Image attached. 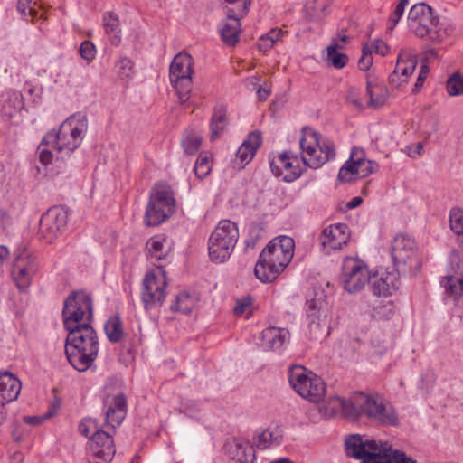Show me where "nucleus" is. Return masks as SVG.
<instances>
[{"label": "nucleus", "instance_id": "obj_37", "mask_svg": "<svg viewBox=\"0 0 463 463\" xmlns=\"http://www.w3.org/2000/svg\"><path fill=\"white\" fill-rule=\"evenodd\" d=\"M104 331L109 342L118 343L123 337V325L119 317H110L105 323Z\"/></svg>", "mask_w": 463, "mask_h": 463}, {"label": "nucleus", "instance_id": "obj_60", "mask_svg": "<svg viewBox=\"0 0 463 463\" xmlns=\"http://www.w3.org/2000/svg\"><path fill=\"white\" fill-rule=\"evenodd\" d=\"M284 35V32L281 29H272L264 36L265 41H269L270 44H274Z\"/></svg>", "mask_w": 463, "mask_h": 463}, {"label": "nucleus", "instance_id": "obj_62", "mask_svg": "<svg viewBox=\"0 0 463 463\" xmlns=\"http://www.w3.org/2000/svg\"><path fill=\"white\" fill-rule=\"evenodd\" d=\"M270 93H271V90L266 83L263 85H260L257 90L258 99L260 101H265L268 99Z\"/></svg>", "mask_w": 463, "mask_h": 463}, {"label": "nucleus", "instance_id": "obj_57", "mask_svg": "<svg viewBox=\"0 0 463 463\" xmlns=\"http://www.w3.org/2000/svg\"><path fill=\"white\" fill-rule=\"evenodd\" d=\"M404 13V9L402 8V6H395L393 12L392 13L390 19H389V24H388V30L392 31L396 26V24L399 23L401 17L402 16Z\"/></svg>", "mask_w": 463, "mask_h": 463}, {"label": "nucleus", "instance_id": "obj_48", "mask_svg": "<svg viewBox=\"0 0 463 463\" xmlns=\"http://www.w3.org/2000/svg\"><path fill=\"white\" fill-rule=\"evenodd\" d=\"M146 247L151 258L156 260H162L165 258V254L163 252L164 240L152 238L147 241Z\"/></svg>", "mask_w": 463, "mask_h": 463}, {"label": "nucleus", "instance_id": "obj_14", "mask_svg": "<svg viewBox=\"0 0 463 463\" xmlns=\"http://www.w3.org/2000/svg\"><path fill=\"white\" fill-rule=\"evenodd\" d=\"M357 402L363 413L371 420L383 426H397L399 417L395 410L385 406L373 396L360 392L357 394Z\"/></svg>", "mask_w": 463, "mask_h": 463}, {"label": "nucleus", "instance_id": "obj_32", "mask_svg": "<svg viewBox=\"0 0 463 463\" xmlns=\"http://www.w3.org/2000/svg\"><path fill=\"white\" fill-rule=\"evenodd\" d=\"M197 301L198 299L195 296L190 295L187 292H181L175 296V300L170 306V310L173 312L189 314L197 304Z\"/></svg>", "mask_w": 463, "mask_h": 463}, {"label": "nucleus", "instance_id": "obj_8", "mask_svg": "<svg viewBox=\"0 0 463 463\" xmlns=\"http://www.w3.org/2000/svg\"><path fill=\"white\" fill-rule=\"evenodd\" d=\"M193 57L187 52H180L176 54L170 64V82L175 89L179 100L183 104L190 99L193 84Z\"/></svg>", "mask_w": 463, "mask_h": 463}, {"label": "nucleus", "instance_id": "obj_15", "mask_svg": "<svg viewBox=\"0 0 463 463\" xmlns=\"http://www.w3.org/2000/svg\"><path fill=\"white\" fill-rule=\"evenodd\" d=\"M370 275L367 265L355 258H345L343 263L342 283L349 293L362 290L369 283Z\"/></svg>", "mask_w": 463, "mask_h": 463}, {"label": "nucleus", "instance_id": "obj_29", "mask_svg": "<svg viewBox=\"0 0 463 463\" xmlns=\"http://www.w3.org/2000/svg\"><path fill=\"white\" fill-rule=\"evenodd\" d=\"M228 125L227 109L223 105L214 107L210 123L211 139L218 138Z\"/></svg>", "mask_w": 463, "mask_h": 463}, {"label": "nucleus", "instance_id": "obj_4", "mask_svg": "<svg viewBox=\"0 0 463 463\" xmlns=\"http://www.w3.org/2000/svg\"><path fill=\"white\" fill-rule=\"evenodd\" d=\"M86 128L85 121H80L74 116L70 117L61 125L58 131L53 129L48 132L43 137L41 146H51L58 152L71 153L80 145Z\"/></svg>", "mask_w": 463, "mask_h": 463}, {"label": "nucleus", "instance_id": "obj_54", "mask_svg": "<svg viewBox=\"0 0 463 463\" xmlns=\"http://www.w3.org/2000/svg\"><path fill=\"white\" fill-rule=\"evenodd\" d=\"M79 52L84 60L91 61L96 55L95 45L90 41H84L80 46Z\"/></svg>", "mask_w": 463, "mask_h": 463}, {"label": "nucleus", "instance_id": "obj_49", "mask_svg": "<svg viewBox=\"0 0 463 463\" xmlns=\"http://www.w3.org/2000/svg\"><path fill=\"white\" fill-rule=\"evenodd\" d=\"M394 314V306L392 302H380L373 307V317L377 319H389Z\"/></svg>", "mask_w": 463, "mask_h": 463}, {"label": "nucleus", "instance_id": "obj_6", "mask_svg": "<svg viewBox=\"0 0 463 463\" xmlns=\"http://www.w3.org/2000/svg\"><path fill=\"white\" fill-rule=\"evenodd\" d=\"M288 378L294 391L311 402H319L326 395L324 380L301 365L289 367Z\"/></svg>", "mask_w": 463, "mask_h": 463}, {"label": "nucleus", "instance_id": "obj_25", "mask_svg": "<svg viewBox=\"0 0 463 463\" xmlns=\"http://www.w3.org/2000/svg\"><path fill=\"white\" fill-rule=\"evenodd\" d=\"M284 269L282 265L270 263L262 255H260L254 273L260 281L269 283L274 281Z\"/></svg>", "mask_w": 463, "mask_h": 463}, {"label": "nucleus", "instance_id": "obj_64", "mask_svg": "<svg viewBox=\"0 0 463 463\" xmlns=\"http://www.w3.org/2000/svg\"><path fill=\"white\" fill-rule=\"evenodd\" d=\"M39 160L43 165H49L52 163V154L48 149H43L40 151L39 155Z\"/></svg>", "mask_w": 463, "mask_h": 463}, {"label": "nucleus", "instance_id": "obj_24", "mask_svg": "<svg viewBox=\"0 0 463 463\" xmlns=\"http://www.w3.org/2000/svg\"><path fill=\"white\" fill-rule=\"evenodd\" d=\"M262 138L260 131H253L249 134L236 154L237 158L241 161L242 166L246 165L252 160L258 148L260 146Z\"/></svg>", "mask_w": 463, "mask_h": 463}, {"label": "nucleus", "instance_id": "obj_59", "mask_svg": "<svg viewBox=\"0 0 463 463\" xmlns=\"http://www.w3.org/2000/svg\"><path fill=\"white\" fill-rule=\"evenodd\" d=\"M394 463H415V460L406 456V454L399 449H394L392 456Z\"/></svg>", "mask_w": 463, "mask_h": 463}, {"label": "nucleus", "instance_id": "obj_2", "mask_svg": "<svg viewBox=\"0 0 463 463\" xmlns=\"http://www.w3.org/2000/svg\"><path fill=\"white\" fill-rule=\"evenodd\" d=\"M65 354L71 366L85 372L97 359L99 345L95 329L88 323L67 328Z\"/></svg>", "mask_w": 463, "mask_h": 463}, {"label": "nucleus", "instance_id": "obj_58", "mask_svg": "<svg viewBox=\"0 0 463 463\" xmlns=\"http://www.w3.org/2000/svg\"><path fill=\"white\" fill-rule=\"evenodd\" d=\"M251 304V298L246 297L244 298L239 299L236 303V306L233 308V312L236 315H242L246 308Z\"/></svg>", "mask_w": 463, "mask_h": 463}, {"label": "nucleus", "instance_id": "obj_52", "mask_svg": "<svg viewBox=\"0 0 463 463\" xmlns=\"http://www.w3.org/2000/svg\"><path fill=\"white\" fill-rule=\"evenodd\" d=\"M58 406L52 405L46 413L42 416H25L24 421L31 425H39L43 421L52 418L57 412Z\"/></svg>", "mask_w": 463, "mask_h": 463}, {"label": "nucleus", "instance_id": "obj_27", "mask_svg": "<svg viewBox=\"0 0 463 463\" xmlns=\"http://www.w3.org/2000/svg\"><path fill=\"white\" fill-rule=\"evenodd\" d=\"M149 200L153 201V203L164 204L165 212H169V209L174 212L175 210L174 192L171 187L166 184H156L151 192Z\"/></svg>", "mask_w": 463, "mask_h": 463}, {"label": "nucleus", "instance_id": "obj_35", "mask_svg": "<svg viewBox=\"0 0 463 463\" xmlns=\"http://www.w3.org/2000/svg\"><path fill=\"white\" fill-rule=\"evenodd\" d=\"M103 24L110 42L114 45H118L121 41L120 28L118 16L113 13H108L103 17Z\"/></svg>", "mask_w": 463, "mask_h": 463}, {"label": "nucleus", "instance_id": "obj_20", "mask_svg": "<svg viewBox=\"0 0 463 463\" xmlns=\"http://www.w3.org/2000/svg\"><path fill=\"white\" fill-rule=\"evenodd\" d=\"M105 425L112 430L118 427L124 420L127 411V399L123 393L104 400Z\"/></svg>", "mask_w": 463, "mask_h": 463}, {"label": "nucleus", "instance_id": "obj_33", "mask_svg": "<svg viewBox=\"0 0 463 463\" xmlns=\"http://www.w3.org/2000/svg\"><path fill=\"white\" fill-rule=\"evenodd\" d=\"M282 441V434L279 430H264L254 437V444L260 449H265L271 445H279Z\"/></svg>", "mask_w": 463, "mask_h": 463}, {"label": "nucleus", "instance_id": "obj_28", "mask_svg": "<svg viewBox=\"0 0 463 463\" xmlns=\"http://www.w3.org/2000/svg\"><path fill=\"white\" fill-rule=\"evenodd\" d=\"M364 154V150L354 147L351 151L349 159L341 166L337 178L341 182H352L358 176V169L356 165V157L358 155Z\"/></svg>", "mask_w": 463, "mask_h": 463}, {"label": "nucleus", "instance_id": "obj_7", "mask_svg": "<svg viewBox=\"0 0 463 463\" xmlns=\"http://www.w3.org/2000/svg\"><path fill=\"white\" fill-rule=\"evenodd\" d=\"M65 329L80 326L93 319V302L90 294L83 290L71 292L64 300L62 308Z\"/></svg>", "mask_w": 463, "mask_h": 463}, {"label": "nucleus", "instance_id": "obj_56", "mask_svg": "<svg viewBox=\"0 0 463 463\" xmlns=\"http://www.w3.org/2000/svg\"><path fill=\"white\" fill-rule=\"evenodd\" d=\"M428 73H429L428 66L426 64L421 65L420 66V73H419L418 78H417V81L414 84V87H413V90H412V91L414 93H417L418 91H420V90L423 86V83H424V81H425V80L427 78Z\"/></svg>", "mask_w": 463, "mask_h": 463}, {"label": "nucleus", "instance_id": "obj_26", "mask_svg": "<svg viewBox=\"0 0 463 463\" xmlns=\"http://www.w3.org/2000/svg\"><path fill=\"white\" fill-rule=\"evenodd\" d=\"M164 204L153 203V201L148 202L144 216V222L146 226H157L167 220L174 211L169 209V212H165Z\"/></svg>", "mask_w": 463, "mask_h": 463}, {"label": "nucleus", "instance_id": "obj_53", "mask_svg": "<svg viewBox=\"0 0 463 463\" xmlns=\"http://www.w3.org/2000/svg\"><path fill=\"white\" fill-rule=\"evenodd\" d=\"M373 65L372 49L364 45L362 50V56L358 61V67L362 71H367Z\"/></svg>", "mask_w": 463, "mask_h": 463}, {"label": "nucleus", "instance_id": "obj_46", "mask_svg": "<svg viewBox=\"0 0 463 463\" xmlns=\"http://www.w3.org/2000/svg\"><path fill=\"white\" fill-rule=\"evenodd\" d=\"M447 91L449 96L463 95V76L454 72L447 80Z\"/></svg>", "mask_w": 463, "mask_h": 463}, {"label": "nucleus", "instance_id": "obj_10", "mask_svg": "<svg viewBox=\"0 0 463 463\" xmlns=\"http://www.w3.org/2000/svg\"><path fill=\"white\" fill-rule=\"evenodd\" d=\"M345 452L348 457L362 459V463H366L367 459L380 461L393 451L387 442H378L374 439L363 440L358 434L349 435L345 442Z\"/></svg>", "mask_w": 463, "mask_h": 463}, {"label": "nucleus", "instance_id": "obj_21", "mask_svg": "<svg viewBox=\"0 0 463 463\" xmlns=\"http://www.w3.org/2000/svg\"><path fill=\"white\" fill-rule=\"evenodd\" d=\"M395 271H384L370 277L371 288L376 296H390L398 288L399 274Z\"/></svg>", "mask_w": 463, "mask_h": 463}, {"label": "nucleus", "instance_id": "obj_18", "mask_svg": "<svg viewBox=\"0 0 463 463\" xmlns=\"http://www.w3.org/2000/svg\"><path fill=\"white\" fill-rule=\"evenodd\" d=\"M418 64V55L411 50H401L396 61L394 71L389 76V82L394 88L408 82Z\"/></svg>", "mask_w": 463, "mask_h": 463}, {"label": "nucleus", "instance_id": "obj_42", "mask_svg": "<svg viewBox=\"0 0 463 463\" xmlns=\"http://www.w3.org/2000/svg\"><path fill=\"white\" fill-rule=\"evenodd\" d=\"M212 171L211 156L207 153H201L195 162L194 172L200 180L205 178Z\"/></svg>", "mask_w": 463, "mask_h": 463}, {"label": "nucleus", "instance_id": "obj_19", "mask_svg": "<svg viewBox=\"0 0 463 463\" xmlns=\"http://www.w3.org/2000/svg\"><path fill=\"white\" fill-rule=\"evenodd\" d=\"M351 231L345 223L331 224L323 229L319 235V243L324 251L340 250L350 240Z\"/></svg>", "mask_w": 463, "mask_h": 463}, {"label": "nucleus", "instance_id": "obj_13", "mask_svg": "<svg viewBox=\"0 0 463 463\" xmlns=\"http://www.w3.org/2000/svg\"><path fill=\"white\" fill-rule=\"evenodd\" d=\"M39 269L36 255L26 249L18 250L12 268V277L20 291H26Z\"/></svg>", "mask_w": 463, "mask_h": 463}, {"label": "nucleus", "instance_id": "obj_39", "mask_svg": "<svg viewBox=\"0 0 463 463\" xmlns=\"http://www.w3.org/2000/svg\"><path fill=\"white\" fill-rule=\"evenodd\" d=\"M338 50H341V45L331 43L326 49V61L335 69H342L347 64L349 58Z\"/></svg>", "mask_w": 463, "mask_h": 463}, {"label": "nucleus", "instance_id": "obj_17", "mask_svg": "<svg viewBox=\"0 0 463 463\" xmlns=\"http://www.w3.org/2000/svg\"><path fill=\"white\" fill-rule=\"evenodd\" d=\"M306 306L310 333L315 335V338H318L320 335H327L330 328V320L329 309L326 301L322 298H315L307 299Z\"/></svg>", "mask_w": 463, "mask_h": 463}, {"label": "nucleus", "instance_id": "obj_45", "mask_svg": "<svg viewBox=\"0 0 463 463\" xmlns=\"http://www.w3.org/2000/svg\"><path fill=\"white\" fill-rule=\"evenodd\" d=\"M450 229L458 235H463V209L454 207L449 212Z\"/></svg>", "mask_w": 463, "mask_h": 463}, {"label": "nucleus", "instance_id": "obj_51", "mask_svg": "<svg viewBox=\"0 0 463 463\" xmlns=\"http://www.w3.org/2000/svg\"><path fill=\"white\" fill-rule=\"evenodd\" d=\"M99 430L98 422L94 419H84L79 424L80 433L85 437H89L90 439Z\"/></svg>", "mask_w": 463, "mask_h": 463}, {"label": "nucleus", "instance_id": "obj_23", "mask_svg": "<svg viewBox=\"0 0 463 463\" xmlns=\"http://www.w3.org/2000/svg\"><path fill=\"white\" fill-rule=\"evenodd\" d=\"M290 338L289 331L283 327L269 326L261 333L260 345L265 351L279 350Z\"/></svg>", "mask_w": 463, "mask_h": 463}, {"label": "nucleus", "instance_id": "obj_47", "mask_svg": "<svg viewBox=\"0 0 463 463\" xmlns=\"http://www.w3.org/2000/svg\"><path fill=\"white\" fill-rule=\"evenodd\" d=\"M90 445H97L99 447L114 446V440L109 432L99 429L93 436H91Z\"/></svg>", "mask_w": 463, "mask_h": 463}, {"label": "nucleus", "instance_id": "obj_30", "mask_svg": "<svg viewBox=\"0 0 463 463\" xmlns=\"http://www.w3.org/2000/svg\"><path fill=\"white\" fill-rule=\"evenodd\" d=\"M234 448L233 458L239 463H253L255 451L253 447L247 440L235 439L232 445Z\"/></svg>", "mask_w": 463, "mask_h": 463}, {"label": "nucleus", "instance_id": "obj_22", "mask_svg": "<svg viewBox=\"0 0 463 463\" xmlns=\"http://www.w3.org/2000/svg\"><path fill=\"white\" fill-rule=\"evenodd\" d=\"M22 383L12 373L0 371V407L15 401L21 392Z\"/></svg>", "mask_w": 463, "mask_h": 463}, {"label": "nucleus", "instance_id": "obj_44", "mask_svg": "<svg viewBox=\"0 0 463 463\" xmlns=\"http://www.w3.org/2000/svg\"><path fill=\"white\" fill-rule=\"evenodd\" d=\"M356 165L358 169V177H366L369 175L376 172L379 168V165L372 160L364 158V153L358 155L356 157Z\"/></svg>", "mask_w": 463, "mask_h": 463}, {"label": "nucleus", "instance_id": "obj_36", "mask_svg": "<svg viewBox=\"0 0 463 463\" xmlns=\"http://www.w3.org/2000/svg\"><path fill=\"white\" fill-rule=\"evenodd\" d=\"M461 264L463 266V262ZM440 285L449 295L458 298L463 293V274L446 275L440 280Z\"/></svg>", "mask_w": 463, "mask_h": 463}, {"label": "nucleus", "instance_id": "obj_43", "mask_svg": "<svg viewBox=\"0 0 463 463\" xmlns=\"http://www.w3.org/2000/svg\"><path fill=\"white\" fill-rule=\"evenodd\" d=\"M274 249V243H268V245L262 250L260 255H262L267 261L278 265H282V268H286L289 261H288L283 255Z\"/></svg>", "mask_w": 463, "mask_h": 463}, {"label": "nucleus", "instance_id": "obj_38", "mask_svg": "<svg viewBox=\"0 0 463 463\" xmlns=\"http://www.w3.org/2000/svg\"><path fill=\"white\" fill-rule=\"evenodd\" d=\"M335 402L338 404V409H341L340 412H342L345 417L348 419L357 420L363 413L357 402V394L353 398L352 401L336 399Z\"/></svg>", "mask_w": 463, "mask_h": 463}, {"label": "nucleus", "instance_id": "obj_41", "mask_svg": "<svg viewBox=\"0 0 463 463\" xmlns=\"http://www.w3.org/2000/svg\"><path fill=\"white\" fill-rule=\"evenodd\" d=\"M202 145V137L193 130H186L182 139V146L187 155H194Z\"/></svg>", "mask_w": 463, "mask_h": 463}, {"label": "nucleus", "instance_id": "obj_12", "mask_svg": "<svg viewBox=\"0 0 463 463\" xmlns=\"http://www.w3.org/2000/svg\"><path fill=\"white\" fill-rule=\"evenodd\" d=\"M167 279L162 269L147 272L142 281L141 300L146 311L162 307L165 297Z\"/></svg>", "mask_w": 463, "mask_h": 463}, {"label": "nucleus", "instance_id": "obj_11", "mask_svg": "<svg viewBox=\"0 0 463 463\" xmlns=\"http://www.w3.org/2000/svg\"><path fill=\"white\" fill-rule=\"evenodd\" d=\"M252 0H224L226 4V19L220 28L222 42L229 46H234L239 42L241 32L240 19L245 16Z\"/></svg>", "mask_w": 463, "mask_h": 463}, {"label": "nucleus", "instance_id": "obj_1", "mask_svg": "<svg viewBox=\"0 0 463 463\" xmlns=\"http://www.w3.org/2000/svg\"><path fill=\"white\" fill-rule=\"evenodd\" d=\"M299 145L303 152L300 157L292 151H283L278 156H269L270 169L276 177L291 183L298 179L307 167L317 169L335 157L334 143L322 138L311 128H303Z\"/></svg>", "mask_w": 463, "mask_h": 463}, {"label": "nucleus", "instance_id": "obj_16", "mask_svg": "<svg viewBox=\"0 0 463 463\" xmlns=\"http://www.w3.org/2000/svg\"><path fill=\"white\" fill-rule=\"evenodd\" d=\"M68 222L67 211L59 206L48 209L40 219L39 233L47 243H52L61 236L66 229Z\"/></svg>", "mask_w": 463, "mask_h": 463}, {"label": "nucleus", "instance_id": "obj_34", "mask_svg": "<svg viewBox=\"0 0 463 463\" xmlns=\"http://www.w3.org/2000/svg\"><path fill=\"white\" fill-rule=\"evenodd\" d=\"M366 92L369 96L368 106L373 108L383 105L388 97V91L384 85L373 84L369 80L366 85Z\"/></svg>", "mask_w": 463, "mask_h": 463}, {"label": "nucleus", "instance_id": "obj_63", "mask_svg": "<svg viewBox=\"0 0 463 463\" xmlns=\"http://www.w3.org/2000/svg\"><path fill=\"white\" fill-rule=\"evenodd\" d=\"M31 6V4L28 3L27 0H19L17 3V11L20 13L21 16L27 20V10Z\"/></svg>", "mask_w": 463, "mask_h": 463}, {"label": "nucleus", "instance_id": "obj_55", "mask_svg": "<svg viewBox=\"0 0 463 463\" xmlns=\"http://www.w3.org/2000/svg\"><path fill=\"white\" fill-rule=\"evenodd\" d=\"M345 99L348 103L354 105L358 109H362L364 108L363 102L360 99L359 91L354 87H350L348 89Z\"/></svg>", "mask_w": 463, "mask_h": 463}, {"label": "nucleus", "instance_id": "obj_40", "mask_svg": "<svg viewBox=\"0 0 463 463\" xmlns=\"http://www.w3.org/2000/svg\"><path fill=\"white\" fill-rule=\"evenodd\" d=\"M269 243H274V249L281 251V255L285 257L288 261H291L294 255L295 242L289 236H280L270 241Z\"/></svg>", "mask_w": 463, "mask_h": 463}, {"label": "nucleus", "instance_id": "obj_61", "mask_svg": "<svg viewBox=\"0 0 463 463\" xmlns=\"http://www.w3.org/2000/svg\"><path fill=\"white\" fill-rule=\"evenodd\" d=\"M370 48L372 49V52L373 51L377 53L382 54L383 56L387 53L388 50L387 45L381 40L374 41L372 44V47Z\"/></svg>", "mask_w": 463, "mask_h": 463}, {"label": "nucleus", "instance_id": "obj_9", "mask_svg": "<svg viewBox=\"0 0 463 463\" xmlns=\"http://www.w3.org/2000/svg\"><path fill=\"white\" fill-rule=\"evenodd\" d=\"M391 256L398 272H415L420 267L415 241L406 234H397L391 245Z\"/></svg>", "mask_w": 463, "mask_h": 463}, {"label": "nucleus", "instance_id": "obj_31", "mask_svg": "<svg viewBox=\"0 0 463 463\" xmlns=\"http://www.w3.org/2000/svg\"><path fill=\"white\" fill-rule=\"evenodd\" d=\"M115 452V446L89 445V463H109Z\"/></svg>", "mask_w": 463, "mask_h": 463}, {"label": "nucleus", "instance_id": "obj_5", "mask_svg": "<svg viewBox=\"0 0 463 463\" xmlns=\"http://www.w3.org/2000/svg\"><path fill=\"white\" fill-rule=\"evenodd\" d=\"M239 239V230L230 220L219 222L208 241L209 256L215 263L225 262L232 255Z\"/></svg>", "mask_w": 463, "mask_h": 463}, {"label": "nucleus", "instance_id": "obj_50", "mask_svg": "<svg viewBox=\"0 0 463 463\" xmlns=\"http://www.w3.org/2000/svg\"><path fill=\"white\" fill-rule=\"evenodd\" d=\"M117 72L120 79H129L134 73L133 62L128 57L121 58L116 64Z\"/></svg>", "mask_w": 463, "mask_h": 463}, {"label": "nucleus", "instance_id": "obj_3", "mask_svg": "<svg viewBox=\"0 0 463 463\" xmlns=\"http://www.w3.org/2000/svg\"><path fill=\"white\" fill-rule=\"evenodd\" d=\"M409 30L420 38L428 37L432 42L440 43L452 32V27L438 16L433 15L432 8L424 4L414 5L408 14Z\"/></svg>", "mask_w": 463, "mask_h": 463}]
</instances>
